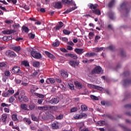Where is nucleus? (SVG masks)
I'll list each match as a JSON object with an SVG mask.
<instances>
[{
    "mask_svg": "<svg viewBox=\"0 0 131 131\" xmlns=\"http://www.w3.org/2000/svg\"><path fill=\"white\" fill-rule=\"evenodd\" d=\"M88 7L89 9L92 10V11H90V14L93 13V14H95V15H98V16H100V15H101V10L98 9V8H99V5L97 4H93L90 3L88 4Z\"/></svg>",
    "mask_w": 131,
    "mask_h": 131,
    "instance_id": "obj_1",
    "label": "nucleus"
},
{
    "mask_svg": "<svg viewBox=\"0 0 131 131\" xmlns=\"http://www.w3.org/2000/svg\"><path fill=\"white\" fill-rule=\"evenodd\" d=\"M123 75L124 77H127V79L123 80V85L126 88V86H128V85H130L131 84V79L129 78V75H130V74L129 73V72L127 71L124 72Z\"/></svg>",
    "mask_w": 131,
    "mask_h": 131,
    "instance_id": "obj_2",
    "label": "nucleus"
},
{
    "mask_svg": "<svg viewBox=\"0 0 131 131\" xmlns=\"http://www.w3.org/2000/svg\"><path fill=\"white\" fill-rule=\"evenodd\" d=\"M31 55L35 59H41L42 57L40 53L33 50L31 52Z\"/></svg>",
    "mask_w": 131,
    "mask_h": 131,
    "instance_id": "obj_3",
    "label": "nucleus"
},
{
    "mask_svg": "<svg viewBox=\"0 0 131 131\" xmlns=\"http://www.w3.org/2000/svg\"><path fill=\"white\" fill-rule=\"evenodd\" d=\"M92 74H102L103 72H102V68L100 66L96 67L93 70L91 71Z\"/></svg>",
    "mask_w": 131,
    "mask_h": 131,
    "instance_id": "obj_4",
    "label": "nucleus"
},
{
    "mask_svg": "<svg viewBox=\"0 0 131 131\" xmlns=\"http://www.w3.org/2000/svg\"><path fill=\"white\" fill-rule=\"evenodd\" d=\"M20 69L21 68H20L19 67H14L12 69V71L13 72V73H15L18 75H22L23 73H22V71L20 70Z\"/></svg>",
    "mask_w": 131,
    "mask_h": 131,
    "instance_id": "obj_5",
    "label": "nucleus"
},
{
    "mask_svg": "<svg viewBox=\"0 0 131 131\" xmlns=\"http://www.w3.org/2000/svg\"><path fill=\"white\" fill-rule=\"evenodd\" d=\"M62 2L64 5H68V6H76L75 2L73 0H62Z\"/></svg>",
    "mask_w": 131,
    "mask_h": 131,
    "instance_id": "obj_6",
    "label": "nucleus"
},
{
    "mask_svg": "<svg viewBox=\"0 0 131 131\" xmlns=\"http://www.w3.org/2000/svg\"><path fill=\"white\" fill-rule=\"evenodd\" d=\"M127 6V3H123L120 6V8L121 10H124L126 14L128 13V12H129V9L126 8Z\"/></svg>",
    "mask_w": 131,
    "mask_h": 131,
    "instance_id": "obj_7",
    "label": "nucleus"
},
{
    "mask_svg": "<svg viewBox=\"0 0 131 131\" xmlns=\"http://www.w3.org/2000/svg\"><path fill=\"white\" fill-rule=\"evenodd\" d=\"M6 55L8 57H10L11 58H15V57L17 56L14 51H12L11 50H9L6 52Z\"/></svg>",
    "mask_w": 131,
    "mask_h": 131,
    "instance_id": "obj_8",
    "label": "nucleus"
},
{
    "mask_svg": "<svg viewBox=\"0 0 131 131\" xmlns=\"http://www.w3.org/2000/svg\"><path fill=\"white\" fill-rule=\"evenodd\" d=\"M16 31L15 30H7L2 31L3 34H12V33H15Z\"/></svg>",
    "mask_w": 131,
    "mask_h": 131,
    "instance_id": "obj_9",
    "label": "nucleus"
},
{
    "mask_svg": "<svg viewBox=\"0 0 131 131\" xmlns=\"http://www.w3.org/2000/svg\"><path fill=\"white\" fill-rule=\"evenodd\" d=\"M59 25H56V27L54 28L55 30H60L63 26H64V24L62 21L58 22Z\"/></svg>",
    "mask_w": 131,
    "mask_h": 131,
    "instance_id": "obj_10",
    "label": "nucleus"
},
{
    "mask_svg": "<svg viewBox=\"0 0 131 131\" xmlns=\"http://www.w3.org/2000/svg\"><path fill=\"white\" fill-rule=\"evenodd\" d=\"M74 6V7H72L69 9H67L65 12L63 13V14H68L69 13H70V12H72V11H74V10H76V9H77V6H76H76Z\"/></svg>",
    "mask_w": 131,
    "mask_h": 131,
    "instance_id": "obj_11",
    "label": "nucleus"
},
{
    "mask_svg": "<svg viewBox=\"0 0 131 131\" xmlns=\"http://www.w3.org/2000/svg\"><path fill=\"white\" fill-rule=\"evenodd\" d=\"M94 56H97V54L95 52H88L84 55V56L86 57V58H91L92 57H94Z\"/></svg>",
    "mask_w": 131,
    "mask_h": 131,
    "instance_id": "obj_12",
    "label": "nucleus"
},
{
    "mask_svg": "<svg viewBox=\"0 0 131 131\" xmlns=\"http://www.w3.org/2000/svg\"><path fill=\"white\" fill-rule=\"evenodd\" d=\"M13 51H15L16 53H20V51L21 50V47L20 46H14L12 47Z\"/></svg>",
    "mask_w": 131,
    "mask_h": 131,
    "instance_id": "obj_13",
    "label": "nucleus"
},
{
    "mask_svg": "<svg viewBox=\"0 0 131 131\" xmlns=\"http://www.w3.org/2000/svg\"><path fill=\"white\" fill-rule=\"evenodd\" d=\"M77 125L78 127H79V130L80 131L83 128V126H84V123L80 122L77 123Z\"/></svg>",
    "mask_w": 131,
    "mask_h": 131,
    "instance_id": "obj_14",
    "label": "nucleus"
},
{
    "mask_svg": "<svg viewBox=\"0 0 131 131\" xmlns=\"http://www.w3.org/2000/svg\"><path fill=\"white\" fill-rule=\"evenodd\" d=\"M74 51L75 52V53L78 54V55H81V54L83 53V49L76 48L75 49Z\"/></svg>",
    "mask_w": 131,
    "mask_h": 131,
    "instance_id": "obj_15",
    "label": "nucleus"
},
{
    "mask_svg": "<svg viewBox=\"0 0 131 131\" xmlns=\"http://www.w3.org/2000/svg\"><path fill=\"white\" fill-rule=\"evenodd\" d=\"M20 107L22 110H24L25 111H29V109L27 107V104H20Z\"/></svg>",
    "mask_w": 131,
    "mask_h": 131,
    "instance_id": "obj_16",
    "label": "nucleus"
},
{
    "mask_svg": "<svg viewBox=\"0 0 131 131\" xmlns=\"http://www.w3.org/2000/svg\"><path fill=\"white\" fill-rule=\"evenodd\" d=\"M69 64L71 65V66H72V67L75 68L76 65L77 66H78L79 63L76 61L71 60L69 61Z\"/></svg>",
    "mask_w": 131,
    "mask_h": 131,
    "instance_id": "obj_17",
    "label": "nucleus"
},
{
    "mask_svg": "<svg viewBox=\"0 0 131 131\" xmlns=\"http://www.w3.org/2000/svg\"><path fill=\"white\" fill-rule=\"evenodd\" d=\"M4 68H7V64L6 62L3 61L0 62V69L3 70Z\"/></svg>",
    "mask_w": 131,
    "mask_h": 131,
    "instance_id": "obj_18",
    "label": "nucleus"
},
{
    "mask_svg": "<svg viewBox=\"0 0 131 131\" xmlns=\"http://www.w3.org/2000/svg\"><path fill=\"white\" fill-rule=\"evenodd\" d=\"M49 103L51 104H58L59 101H58V99L56 98H53L52 99L49 101Z\"/></svg>",
    "mask_w": 131,
    "mask_h": 131,
    "instance_id": "obj_19",
    "label": "nucleus"
},
{
    "mask_svg": "<svg viewBox=\"0 0 131 131\" xmlns=\"http://www.w3.org/2000/svg\"><path fill=\"white\" fill-rule=\"evenodd\" d=\"M54 8H55V9H62V4L61 2L56 3Z\"/></svg>",
    "mask_w": 131,
    "mask_h": 131,
    "instance_id": "obj_20",
    "label": "nucleus"
},
{
    "mask_svg": "<svg viewBox=\"0 0 131 131\" xmlns=\"http://www.w3.org/2000/svg\"><path fill=\"white\" fill-rule=\"evenodd\" d=\"M24 95H25V93L24 91H22L20 93L19 96L18 97V99L20 102H22V101H23V98L25 97L24 96Z\"/></svg>",
    "mask_w": 131,
    "mask_h": 131,
    "instance_id": "obj_21",
    "label": "nucleus"
},
{
    "mask_svg": "<svg viewBox=\"0 0 131 131\" xmlns=\"http://www.w3.org/2000/svg\"><path fill=\"white\" fill-rule=\"evenodd\" d=\"M46 55L50 59H53V58H55V56L49 51H45Z\"/></svg>",
    "mask_w": 131,
    "mask_h": 131,
    "instance_id": "obj_22",
    "label": "nucleus"
},
{
    "mask_svg": "<svg viewBox=\"0 0 131 131\" xmlns=\"http://www.w3.org/2000/svg\"><path fill=\"white\" fill-rule=\"evenodd\" d=\"M7 118H8V115L6 114L2 115L1 119L3 122H6L7 121Z\"/></svg>",
    "mask_w": 131,
    "mask_h": 131,
    "instance_id": "obj_23",
    "label": "nucleus"
},
{
    "mask_svg": "<svg viewBox=\"0 0 131 131\" xmlns=\"http://www.w3.org/2000/svg\"><path fill=\"white\" fill-rule=\"evenodd\" d=\"M108 16L112 20H114L115 19V16H114V13L112 11H110L108 13Z\"/></svg>",
    "mask_w": 131,
    "mask_h": 131,
    "instance_id": "obj_24",
    "label": "nucleus"
},
{
    "mask_svg": "<svg viewBox=\"0 0 131 131\" xmlns=\"http://www.w3.org/2000/svg\"><path fill=\"white\" fill-rule=\"evenodd\" d=\"M52 128L53 129H57L59 127V125H58V123L54 122L52 124Z\"/></svg>",
    "mask_w": 131,
    "mask_h": 131,
    "instance_id": "obj_25",
    "label": "nucleus"
},
{
    "mask_svg": "<svg viewBox=\"0 0 131 131\" xmlns=\"http://www.w3.org/2000/svg\"><path fill=\"white\" fill-rule=\"evenodd\" d=\"M94 52H96V53H98V52H102V51L104 50V47H100V48L96 47L94 48Z\"/></svg>",
    "mask_w": 131,
    "mask_h": 131,
    "instance_id": "obj_26",
    "label": "nucleus"
},
{
    "mask_svg": "<svg viewBox=\"0 0 131 131\" xmlns=\"http://www.w3.org/2000/svg\"><path fill=\"white\" fill-rule=\"evenodd\" d=\"M73 118L74 119L78 120V119H81V116L80 114H75L74 115Z\"/></svg>",
    "mask_w": 131,
    "mask_h": 131,
    "instance_id": "obj_27",
    "label": "nucleus"
},
{
    "mask_svg": "<svg viewBox=\"0 0 131 131\" xmlns=\"http://www.w3.org/2000/svg\"><path fill=\"white\" fill-rule=\"evenodd\" d=\"M115 3V0H112L108 4V7L109 8H112L114 5V3Z\"/></svg>",
    "mask_w": 131,
    "mask_h": 131,
    "instance_id": "obj_28",
    "label": "nucleus"
},
{
    "mask_svg": "<svg viewBox=\"0 0 131 131\" xmlns=\"http://www.w3.org/2000/svg\"><path fill=\"white\" fill-rule=\"evenodd\" d=\"M56 119L57 120H61L63 119V115H62V114H60L58 116L56 115Z\"/></svg>",
    "mask_w": 131,
    "mask_h": 131,
    "instance_id": "obj_29",
    "label": "nucleus"
},
{
    "mask_svg": "<svg viewBox=\"0 0 131 131\" xmlns=\"http://www.w3.org/2000/svg\"><path fill=\"white\" fill-rule=\"evenodd\" d=\"M81 110L83 111H88V107L85 105H81Z\"/></svg>",
    "mask_w": 131,
    "mask_h": 131,
    "instance_id": "obj_30",
    "label": "nucleus"
},
{
    "mask_svg": "<svg viewBox=\"0 0 131 131\" xmlns=\"http://www.w3.org/2000/svg\"><path fill=\"white\" fill-rule=\"evenodd\" d=\"M21 64L24 65L25 67H28V66H29V62L27 61V60H24L22 61Z\"/></svg>",
    "mask_w": 131,
    "mask_h": 131,
    "instance_id": "obj_31",
    "label": "nucleus"
},
{
    "mask_svg": "<svg viewBox=\"0 0 131 131\" xmlns=\"http://www.w3.org/2000/svg\"><path fill=\"white\" fill-rule=\"evenodd\" d=\"M31 117L32 118V120H33V121H38L37 117H35V115H34V114H32L31 115Z\"/></svg>",
    "mask_w": 131,
    "mask_h": 131,
    "instance_id": "obj_32",
    "label": "nucleus"
},
{
    "mask_svg": "<svg viewBox=\"0 0 131 131\" xmlns=\"http://www.w3.org/2000/svg\"><path fill=\"white\" fill-rule=\"evenodd\" d=\"M22 29L26 32V33H28V32H29V29H28L27 27L25 26H23Z\"/></svg>",
    "mask_w": 131,
    "mask_h": 131,
    "instance_id": "obj_33",
    "label": "nucleus"
},
{
    "mask_svg": "<svg viewBox=\"0 0 131 131\" xmlns=\"http://www.w3.org/2000/svg\"><path fill=\"white\" fill-rule=\"evenodd\" d=\"M94 89L95 90H97L98 91H100V92H102V91L104 90V88H103L102 87H101L99 85H96Z\"/></svg>",
    "mask_w": 131,
    "mask_h": 131,
    "instance_id": "obj_34",
    "label": "nucleus"
},
{
    "mask_svg": "<svg viewBox=\"0 0 131 131\" xmlns=\"http://www.w3.org/2000/svg\"><path fill=\"white\" fill-rule=\"evenodd\" d=\"M49 108L52 109L53 111H58V107L56 106H50Z\"/></svg>",
    "mask_w": 131,
    "mask_h": 131,
    "instance_id": "obj_35",
    "label": "nucleus"
},
{
    "mask_svg": "<svg viewBox=\"0 0 131 131\" xmlns=\"http://www.w3.org/2000/svg\"><path fill=\"white\" fill-rule=\"evenodd\" d=\"M28 36L29 38H31L32 39H33L35 37V35L32 34V33H30L28 34Z\"/></svg>",
    "mask_w": 131,
    "mask_h": 131,
    "instance_id": "obj_36",
    "label": "nucleus"
},
{
    "mask_svg": "<svg viewBox=\"0 0 131 131\" xmlns=\"http://www.w3.org/2000/svg\"><path fill=\"white\" fill-rule=\"evenodd\" d=\"M12 119L14 121H17V120H18V118H17V114H13L12 115Z\"/></svg>",
    "mask_w": 131,
    "mask_h": 131,
    "instance_id": "obj_37",
    "label": "nucleus"
},
{
    "mask_svg": "<svg viewBox=\"0 0 131 131\" xmlns=\"http://www.w3.org/2000/svg\"><path fill=\"white\" fill-rule=\"evenodd\" d=\"M97 124L100 125V126H103L105 124V121H99L97 122Z\"/></svg>",
    "mask_w": 131,
    "mask_h": 131,
    "instance_id": "obj_38",
    "label": "nucleus"
},
{
    "mask_svg": "<svg viewBox=\"0 0 131 131\" xmlns=\"http://www.w3.org/2000/svg\"><path fill=\"white\" fill-rule=\"evenodd\" d=\"M7 93H8V96H11V95H13L14 93H15V91L13 90H9L7 91Z\"/></svg>",
    "mask_w": 131,
    "mask_h": 131,
    "instance_id": "obj_39",
    "label": "nucleus"
},
{
    "mask_svg": "<svg viewBox=\"0 0 131 131\" xmlns=\"http://www.w3.org/2000/svg\"><path fill=\"white\" fill-rule=\"evenodd\" d=\"M59 46L60 42L59 41H56L55 43L52 44V47H59Z\"/></svg>",
    "mask_w": 131,
    "mask_h": 131,
    "instance_id": "obj_40",
    "label": "nucleus"
},
{
    "mask_svg": "<svg viewBox=\"0 0 131 131\" xmlns=\"http://www.w3.org/2000/svg\"><path fill=\"white\" fill-rule=\"evenodd\" d=\"M71 113H73V112H77L78 111V108L77 107H73L71 109Z\"/></svg>",
    "mask_w": 131,
    "mask_h": 131,
    "instance_id": "obj_41",
    "label": "nucleus"
},
{
    "mask_svg": "<svg viewBox=\"0 0 131 131\" xmlns=\"http://www.w3.org/2000/svg\"><path fill=\"white\" fill-rule=\"evenodd\" d=\"M35 96L38 97L39 98H41V99H43L45 98V95L38 93L35 94Z\"/></svg>",
    "mask_w": 131,
    "mask_h": 131,
    "instance_id": "obj_42",
    "label": "nucleus"
},
{
    "mask_svg": "<svg viewBox=\"0 0 131 131\" xmlns=\"http://www.w3.org/2000/svg\"><path fill=\"white\" fill-rule=\"evenodd\" d=\"M24 121H25V122H27L28 124H30L31 123V121L30 120V119L27 118H25L24 119Z\"/></svg>",
    "mask_w": 131,
    "mask_h": 131,
    "instance_id": "obj_43",
    "label": "nucleus"
},
{
    "mask_svg": "<svg viewBox=\"0 0 131 131\" xmlns=\"http://www.w3.org/2000/svg\"><path fill=\"white\" fill-rule=\"evenodd\" d=\"M63 32L64 33V34H66V35H69V34H70V33H71L70 31H68L66 29H64L63 30Z\"/></svg>",
    "mask_w": 131,
    "mask_h": 131,
    "instance_id": "obj_44",
    "label": "nucleus"
},
{
    "mask_svg": "<svg viewBox=\"0 0 131 131\" xmlns=\"http://www.w3.org/2000/svg\"><path fill=\"white\" fill-rule=\"evenodd\" d=\"M39 62L38 61H35L33 63V66H34V67H38V66H39Z\"/></svg>",
    "mask_w": 131,
    "mask_h": 131,
    "instance_id": "obj_45",
    "label": "nucleus"
},
{
    "mask_svg": "<svg viewBox=\"0 0 131 131\" xmlns=\"http://www.w3.org/2000/svg\"><path fill=\"white\" fill-rule=\"evenodd\" d=\"M120 55L121 57H125L126 56L125 52H124V50L123 49L121 50Z\"/></svg>",
    "mask_w": 131,
    "mask_h": 131,
    "instance_id": "obj_46",
    "label": "nucleus"
},
{
    "mask_svg": "<svg viewBox=\"0 0 131 131\" xmlns=\"http://www.w3.org/2000/svg\"><path fill=\"white\" fill-rule=\"evenodd\" d=\"M48 80H49L50 83L52 84L56 82V80H55V79H54L53 78H48Z\"/></svg>",
    "mask_w": 131,
    "mask_h": 131,
    "instance_id": "obj_47",
    "label": "nucleus"
},
{
    "mask_svg": "<svg viewBox=\"0 0 131 131\" xmlns=\"http://www.w3.org/2000/svg\"><path fill=\"white\" fill-rule=\"evenodd\" d=\"M61 76H62V77H64V78H66L68 77V74H67V72L61 73Z\"/></svg>",
    "mask_w": 131,
    "mask_h": 131,
    "instance_id": "obj_48",
    "label": "nucleus"
},
{
    "mask_svg": "<svg viewBox=\"0 0 131 131\" xmlns=\"http://www.w3.org/2000/svg\"><path fill=\"white\" fill-rule=\"evenodd\" d=\"M4 74L5 76L7 77L11 76V73L10 72V71H6Z\"/></svg>",
    "mask_w": 131,
    "mask_h": 131,
    "instance_id": "obj_49",
    "label": "nucleus"
},
{
    "mask_svg": "<svg viewBox=\"0 0 131 131\" xmlns=\"http://www.w3.org/2000/svg\"><path fill=\"white\" fill-rule=\"evenodd\" d=\"M91 98L92 100H94V101H98V100H99L98 97L94 95H91Z\"/></svg>",
    "mask_w": 131,
    "mask_h": 131,
    "instance_id": "obj_50",
    "label": "nucleus"
},
{
    "mask_svg": "<svg viewBox=\"0 0 131 131\" xmlns=\"http://www.w3.org/2000/svg\"><path fill=\"white\" fill-rule=\"evenodd\" d=\"M107 49H109L111 51H114V50H115V46L111 45L107 47Z\"/></svg>",
    "mask_w": 131,
    "mask_h": 131,
    "instance_id": "obj_51",
    "label": "nucleus"
},
{
    "mask_svg": "<svg viewBox=\"0 0 131 131\" xmlns=\"http://www.w3.org/2000/svg\"><path fill=\"white\" fill-rule=\"evenodd\" d=\"M2 96L5 97H9L8 91H7L6 92H3L2 93Z\"/></svg>",
    "mask_w": 131,
    "mask_h": 131,
    "instance_id": "obj_52",
    "label": "nucleus"
},
{
    "mask_svg": "<svg viewBox=\"0 0 131 131\" xmlns=\"http://www.w3.org/2000/svg\"><path fill=\"white\" fill-rule=\"evenodd\" d=\"M29 107L30 110H34V108H35V105L34 104H30L29 105Z\"/></svg>",
    "mask_w": 131,
    "mask_h": 131,
    "instance_id": "obj_53",
    "label": "nucleus"
},
{
    "mask_svg": "<svg viewBox=\"0 0 131 131\" xmlns=\"http://www.w3.org/2000/svg\"><path fill=\"white\" fill-rule=\"evenodd\" d=\"M14 81L17 84H20V83H21V81L19 79L15 78Z\"/></svg>",
    "mask_w": 131,
    "mask_h": 131,
    "instance_id": "obj_54",
    "label": "nucleus"
},
{
    "mask_svg": "<svg viewBox=\"0 0 131 131\" xmlns=\"http://www.w3.org/2000/svg\"><path fill=\"white\" fill-rule=\"evenodd\" d=\"M59 88H60L61 90L62 91H66V88H65V86L63 84H61L59 86Z\"/></svg>",
    "mask_w": 131,
    "mask_h": 131,
    "instance_id": "obj_55",
    "label": "nucleus"
},
{
    "mask_svg": "<svg viewBox=\"0 0 131 131\" xmlns=\"http://www.w3.org/2000/svg\"><path fill=\"white\" fill-rule=\"evenodd\" d=\"M96 85L92 84H88V86L89 89H95V86Z\"/></svg>",
    "mask_w": 131,
    "mask_h": 131,
    "instance_id": "obj_56",
    "label": "nucleus"
},
{
    "mask_svg": "<svg viewBox=\"0 0 131 131\" xmlns=\"http://www.w3.org/2000/svg\"><path fill=\"white\" fill-rule=\"evenodd\" d=\"M7 2L8 3H11L12 2L13 5H15V4L17 3V0H7Z\"/></svg>",
    "mask_w": 131,
    "mask_h": 131,
    "instance_id": "obj_57",
    "label": "nucleus"
},
{
    "mask_svg": "<svg viewBox=\"0 0 131 131\" xmlns=\"http://www.w3.org/2000/svg\"><path fill=\"white\" fill-rule=\"evenodd\" d=\"M15 101V98L14 97L12 96L9 98V103H13Z\"/></svg>",
    "mask_w": 131,
    "mask_h": 131,
    "instance_id": "obj_58",
    "label": "nucleus"
},
{
    "mask_svg": "<svg viewBox=\"0 0 131 131\" xmlns=\"http://www.w3.org/2000/svg\"><path fill=\"white\" fill-rule=\"evenodd\" d=\"M5 23H6V24H12V23H14L13 20H5Z\"/></svg>",
    "mask_w": 131,
    "mask_h": 131,
    "instance_id": "obj_59",
    "label": "nucleus"
},
{
    "mask_svg": "<svg viewBox=\"0 0 131 131\" xmlns=\"http://www.w3.org/2000/svg\"><path fill=\"white\" fill-rule=\"evenodd\" d=\"M80 131H91V130H90V128H89V127H85L81 129Z\"/></svg>",
    "mask_w": 131,
    "mask_h": 131,
    "instance_id": "obj_60",
    "label": "nucleus"
},
{
    "mask_svg": "<svg viewBox=\"0 0 131 131\" xmlns=\"http://www.w3.org/2000/svg\"><path fill=\"white\" fill-rule=\"evenodd\" d=\"M30 92H31V94L33 95V96H35V94H37L35 93V90L33 88H32L30 90Z\"/></svg>",
    "mask_w": 131,
    "mask_h": 131,
    "instance_id": "obj_61",
    "label": "nucleus"
},
{
    "mask_svg": "<svg viewBox=\"0 0 131 131\" xmlns=\"http://www.w3.org/2000/svg\"><path fill=\"white\" fill-rule=\"evenodd\" d=\"M71 58H73V59H74L75 60H77L78 57L76 54H72Z\"/></svg>",
    "mask_w": 131,
    "mask_h": 131,
    "instance_id": "obj_62",
    "label": "nucleus"
},
{
    "mask_svg": "<svg viewBox=\"0 0 131 131\" xmlns=\"http://www.w3.org/2000/svg\"><path fill=\"white\" fill-rule=\"evenodd\" d=\"M23 101L24 102H28L29 101V99L27 98V96L24 97V98H23Z\"/></svg>",
    "mask_w": 131,
    "mask_h": 131,
    "instance_id": "obj_63",
    "label": "nucleus"
},
{
    "mask_svg": "<svg viewBox=\"0 0 131 131\" xmlns=\"http://www.w3.org/2000/svg\"><path fill=\"white\" fill-rule=\"evenodd\" d=\"M125 108H127L128 109H131V104H126L124 105Z\"/></svg>",
    "mask_w": 131,
    "mask_h": 131,
    "instance_id": "obj_64",
    "label": "nucleus"
}]
</instances>
